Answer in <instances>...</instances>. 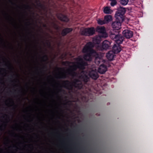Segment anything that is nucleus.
<instances>
[{"label":"nucleus","instance_id":"obj_1","mask_svg":"<svg viewBox=\"0 0 153 153\" xmlns=\"http://www.w3.org/2000/svg\"><path fill=\"white\" fill-rule=\"evenodd\" d=\"M94 47V44L91 42L85 44L82 49V52L85 53L83 58L85 61H91L92 59L95 57V63L98 65L102 61V59L98 53L93 49Z\"/></svg>","mask_w":153,"mask_h":153},{"label":"nucleus","instance_id":"obj_2","mask_svg":"<svg viewBox=\"0 0 153 153\" xmlns=\"http://www.w3.org/2000/svg\"><path fill=\"white\" fill-rule=\"evenodd\" d=\"M50 0H45L43 3H41L39 0V65H40V59L41 50L40 43V29H41V16L40 14L43 15L46 19L48 18V13H51V9L49 7L50 4Z\"/></svg>","mask_w":153,"mask_h":153},{"label":"nucleus","instance_id":"obj_3","mask_svg":"<svg viewBox=\"0 0 153 153\" xmlns=\"http://www.w3.org/2000/svg\"><path fill=\"white\" fill-rule=\"evenodd\" d=\"M126 11L125 8L120 7L118 9L115 15L116 20L113 22L111 25L113 30L119 31L121 28V23L124 20V15Z\"/></svg>","mask_w":153,"mask_h":153},{"label":"nucleus","instance_id":"obj_4","mask_svg":"<svg viewBox=\"0 0 153 153\" xmlns=\"http://www.w3.org/2000/svg\"><path fill=\"white\" fill-rule=\"evenodd\" d=\"M77 61V65L70 66V68L68 70V74L73 77L76 76L77 73L75 71L77 68L84 70L85 68V66L88 65L87 62L84 61L81 58H78Z\"/></svg>","mask_w":153,"mask_h":153},{"label":"nucleus","instance_id":"obj_5","mask_svg":"<svg viewBox=\"0 0 153 153\" xmlns=\"http://www.w3.org/2000/svg\"><path fill=\"white\" fill-rule=\"evenodd\" d=\"M62 84L64 88L69 90H72L73 86L79 89H81L82 87V82L78 79H75L72 84L68 80L63 81Z\"/></svg>","mask_w":153,"mask_h":153},{"label":"nucleus","instance_id":"obj_6","mask_svg":"<svg viewBox=\"0 0 153 153\" xmlns=\"http://www.w3.org/2000/svg\"><path fill=\"white\" fill-rule=\"evenodd\" d=\"M119 31L112 30L110 32V38L114 40L115 43H122L124 39V37L119 34Z\"/></svg>","mask_w":153,"mask_h":153},{"label":"nucleus","instance_id":"obj_7","mask_svg":"<svg viewBox=\"0 0 153 153\" xmlns=\"http://www.w3.org/2000/svg\"><path fill=\"white\" fill-rule=\"evenodd\" d=\"M44 39L43 44L44 46V50L46 51H48L47 48H50L51 47V44L50 41L48 39V38H51L50 35L45 31L43 32Z\"/></svg>","mask_w":153,"mask_h":153},{"label":"nucleus","instance_id":"obj_8","mask_svg":"<svg viewBox=\"0 0 153 153\" xmlns=\"http://www.w3.org/2000/svg\"><path fill=\"white\" fill-rule=\"evenodd\" d=\"M95 31V29L94 27H88L84 29L81 33L83 35L89 36L93 35Z\"/></svg>","mask_w":153,"mask_h":153},{"label":"nucleus","instance_id":"obj_9","mask_svg":"<svg viewBox=\"0 0 153 153\" xmlns=\"http://www.w3.org/2000/svg\"><path fill=\"white\" fill-rule=\"evenodd\" d=\"M111 42L107 40L103 41L102 43V45L100 46L101 50L102 51L104 50L111 49L112 48Z\"/></svg>","mask_w":153,"mask_h":153},{"label":"nucleus","instance_id":"obj_10","mask_svg":"<svg viewBox=\"0 0 153 153\" xmlns=\"http://www.w3.org/2000/svg\"><path fill=\"white\" fill-rule=\"evenodd\" d=\"M96 31L102 34L101 37L103 38H106L107 37L108 34L107 33L105 28L103 26L97 27L96 28Z\"/></svg>","mask_w":153,"mask_h":153},{"label":"nucleus","instance_id":"obj_11","mask_svg":"<svg viewBox=\"0 0 153 153\" xmlns=\"http://www.w3.org/2000/svg\"><path fill=\"white\" fill-rule=\"evenodd\" d=\"M121 43H114L113 46H112V51L114 53H117L121 51V49L120 44Z\"/></svg>","mask_w":153,"mask_h":153},{"label":"nucleus","instance_id":"obj_12","mask_svg":"<svg viewBox=\"0 0 153 153\" xmlns=\"http://www.w3.org/2000/svg\"><path fill=\"white\" fill-rule=\"evenodd\" d=\"M123 34L124 36L127 39L132 37L133 35V31L128 29H126L123 30Z\"/></svg>","mask_w":153,"mask_h":153},{"label":"nucleus","instance_id":"obj_13","mask_svg":"<svg viewBox=\"0 0 153 153\" xmlns=\"http://www.w3.org/2000/svg\"><path fill=\"white\" fill-rule=\"evenodd\" d=\"M57 17L59 20L65 22H68L69 20V19L67 16L62 13L57 14Z\"/></svg>","mask_w":153,"mask_h":153},{"label":"nucleus","instance_id":"obj_14","mask_svg":"<svg viewBox=\"0 0 153 153\" xmlns=\"http://www.w3.org/2000/svg\"><path fill=\"white\" fill-rule=\"evenodd\" d=\"M47 51L44 50L42 51V61L44 63H48L49 60L48 56L47 54Z\"/></svg>","mask_w":153,"mask_h":153},{"label":"nucleus","instance_id":"obj_15","mask_svg":"<svg viewBox=\"0 0 153 153\" xmlns=\"http://www.w3.org/2000/svg\"><path fill=\"white\" fill-rule=\"evenodd\" d=\"M107 67L104 64H102L98 68V71L101 74H104L107 71Z\"/></svg>","mask_w":153,"mask_h":153},{"label":"nucleus","instance_id":"obj_16","mask_svg":"<svg viewBox=\"0 0 153 153\" xmlns=\"http://www.w3.org/2000/svg\"><path fill=\"white\" fill-rule=\"evenodd\" d=\"M89 75L90 77L94 80L97 79L99 76L97 73L93 70L90 72Z\"/></svg>","mask_w":153,"mask_h":153},{"label":"nucleus","instance_id":"obj_17","mask_svg":"<svg viewBox=\"0 0 153 153\" xmlns=\"http://www.w3.org/2000/svg\"><path fill=\"white\" fill-rule=\"evenodd\" d=\"M73 30V29L71 28H65L63 29L61 32L62 36H65L67 34L71 32Z\"/></svg>","mask_w":153,"mask_h":153},{"label":"nucleus","instance_id":"obj_18","mask_svg":"<svg viewBox=\"0 0 153 153\" xmlns=\"http://www.w3.org/2000/svg\"><path fill=\"white\" fill-rule=\"evenodd\" d=\"M114 53L113 51H110L106 53V57L110 61L112 60L114 56Z\"/></svg>","mask_w":153,"mask_h":153},{"label":"nucleus","instance_id":"obj_19","mask_svg":"<svg viewBox=\"0 0 153 153\" xmlns=\"http://www.w3.org/2000/svg\"><path fill=\"white\" fill-rule=\"evenodd\" d=\"M104 20L106 23L111 21L112 20V17L111 15H106L104 17Z\"/></svg>","mask_w":153,"mask_h":153},{"label":"nucleus","instance_id":"obj_20","mask_svg":"<svg viewBox=\"0 0 153 153\" xmlns=\"http://www.w3.org/2000/svg\"><path fill=\"white\" fill-rule=\"evenodd\" d=\"M80 78L85 83L87 82L89 79V77L86 74L81 75Z\"/></svg>","mask_w":153,"mask_h":153},{"label":"nucleus","instance_id":"obj_21","mask_svg":"<svg viewBox=\"0 0 153 153\" xmlns=\"http://www.w3.org/2000/svg\"><path fill=\"white\" fill-rule=\"evenodd\" d=\"M103 12L105 13L106 14L111 13L110 9L108 7H106L104 8L103 10Z\"/></svg>","mask_w":153,"mask_h":153},{"label":"nucleus","instance_id":"obj_22","mask_svg":"<svg viewBox=\"0 0 153 153\" xmlns=\"http://www.w3.org/2000/svg\"><path fill=\"white\" fill-rule=\"evenodd\" d=\"M120 2L121 4L123 5H126L128 4V0H120Z\"/></svg>","mask_w":153,"mask_h":153},{"label":"nucleus","instance_id":"obj_23","mask_svg":"<svg viewBox=\"0 0 153 153\" xmlns=\"http://www.w3.org/2000/svg\"><path fill=\"white\" fill-rule=\"evenodd\" d=\"M97 22H98V23L99 25H103V24H104L106 23L104 19L103 20L102 19H99L97 21Z\"/></svg>","mask_w":153,"mask_h":153},{"label":"nucleus","instance_id":"obj_24","mask_svg":"<svg viewBox=\"0 0 153 153\" xmlns=\"http://www.w3.org/2000/svg\"><path fill=\"white\" fill-rule=\"evenodd\" d=\"M94 41L95 43L98 44L101 41L100 38V37H96L94 39Z\"/></svg>","mask_w":153,"mask_h":153},{"label":"nucleus","instance_id":"obj_25","mask_svg":"<svg viewBox=\"0 0 153 153\" xmlns=\"http://www.w3.org/2000/svg\"><path fill=\"white\" fill-rule=\"evenodd\" d=\"M48 63H45V64L43 65L42 69L44 72H45L48 69V66L47 65Z\"/></svg>","mask_w":153,"mask_h":153},{"label":"nucleus","instance_id":"obj_26","mask_svg":"<svg viewBox=\"0 0 153 153\" xmlns=\"http://www.w3.org/2000/svg\"><path fill=\"white\" fill-rule=\"evenodd\" d=\"M110 1H111L110 4L111 6H114L116 5L117 3V2L116 0H113Z\"/></svg>","mask_w":153,"mask_h":153},{"label":"nucleus","instance_id":"obj_27","mask_svg":"<svg viewBox=\"0 0 153 153\" xmlns=\"http://www.w3.org/2000/svg\"><path fill=\"white\" fill-rule=\"evenodd\" d=\"M67 77V75L65 74H62L58 78L59 79H65Z\"/></svg>","mask_w":153,"mask_h":153},{"label":"nucleus","instance_id":"obj_28","mask_svg":"<svg viewBox=\"0 0 153 153\" xmlns=\"http://www.w3.org/2000/svg\"><path fill=\"white\" fill-rule=\"evenodd\" d=\"M52 24L53 26L56 29L58 30L59 29V27L58 26V25L55 23L53 22Z\"/></svg>","mask_w":153,"mask_h":153},{"label":"nucleus","instance_id":"obj_29","mask_svg":"<svg viewBox=\"0 0 153 153\" xmlns=\"http://www.w3.org/2000/svg\"><path fill=\"white\" fill-rule=\"evenodd\" d=\"M43 27H44V28H45L47 30L48 29H49V28H48V25L47 24H44L43 25Z\"/></svg>","mask_w":153,"mask_h":153},{"label":"nucleus","instance_id":"obj_30","mask_svg":"<svg viewBox=\"0 0 153 153\" xmlns=\"http://www.w3.org/2000/svg\"><path fill=\"white\" fill-rule=\"evenodd\" d=\"M27 9L29 8L30 7V6L28 5H23Z\"/></svg>","mask_w":153,"mask_h":153},{"label":"nucleus","instance_id":"obj_31","mask_svg":"<svg viewBox=\"0 0 153 153\" xmlns=\"http://www.w3.org/2000/svg\"><path fill=\"white\" fill-rule=\"evenodd\" d=\"M59 91L60 92L64 93L65 92V91L62 89H60L59 90Z\"/></svg>","mask_w":153,"mask_h":153},{"label":"nucleus","instance_id":"obj_32","mask_svg":"<svg viewBox=\"0 0 153 153\" xmlns=\"http://www.w3.org/2000/svg\"><path fill=\"white\" fill-rule=\"evenodd\" d=\"M57 69L58 70H60L64 71V68H57Z\"/></svg>","mask_w":153,"mask_h":153},{"label":"nucleus","instance_id":"obj_33","mask_svg":"<svg viewBox=\"0 0 153 153\" xmlns=\"http://www.w3.org/2000/svg\"><path fill=\"white\" fill-rule=\"evenodd\" d=\"M0 40L2 42H4V40L1 37H0Z\"/></svg>","mask_w":153,"mask_h":153},{"label":"nucleus","instance_id":"obj_34","mask_svg":"<svg viewBox=\"0 0 153 153\" xmlns=\"http://www.w3.org/2000/svg\"><path fill=\"white\" fill-rule=\"evenodd\" d=\"M38 7V0H36V7L37 8Z\"/></svg>","mask_w":153,"mask_h":153},{"label":"nucleus","instance_id":"obj_35","mask_svg":"<svg viewBox=\"0 0 153 153\" xmlns=\"http://www.w3.org/2000/svg\"><path fill=\"white\" fill-rule=\"evenodd\" d=\"M10 3H11L12 4H15V5H16V4H15V3H13L12 2V1H11L10 0Z\"/></svg>","mask_w":153,"mask_h":153},{"label":"nucleus","instance_id":"obj_36","mask_svg":"<svg viewBox=\"0 0 153 153\" xmlns=\"http://www.w3.org/2000/svg\"><path fill=\"white\" fill-rule=\"evenodd\" d=\"M63 63H69V62H68V61H66L65 62H63Z\"/></svg>","mask_w":153,"mask_h":153},{"label":"nucleus","instance_id":"obj_37","mask_svg":"<svg viewBox=\"0 0 153 153\" xmlns=\"http://www.w3.org/2000/svg\"><path fill=\"white\" fill-rule=\"evenodd\" d=\"M4 115H5V116H6V117H7L8 116V115H7V114H5Z\"/></svg>","mask_w":153,"mask_h":153},{"label":"nucleus","instance_id":"obj_38","mask_svg":"<svg viewBox=\"0 0 153 153\" xmlns=\"http://www.w3.org/2000/svg\"><path fill=\"white\" fill-rule=\"evenodd\" d=\"M13 75H11V77H13Z\"/></svg>","mask_w":153,"mask_h":153},{"label":"nucleus","instance_id":"obj_39","mask_svg":"<svg viewBox=\"0 0 153 153\" xmlns=\"http://www.w3.org/2000/svg\"><path fill=\"white\" fill-rule=\"evenodd\" d=\"M29 23V22H27V23H26V25H27V23Z\"/></svg>","mask_w":153,"mask_h":153},{"label":"nucleus","instance_id":"obj_40","mask_svg":"<svg viewBox=\"0 0 153 153\" xmlns=\"http://www.w3.org/2000/svg\"><path fill=\"white\" fill-rule=\"evenodd\" d=\"M7 64H5V66H7Z\"/></svg>","mask_w":153,"mask_h":153},{"label":"nucleus","instance_id":"obj_41","mask_svg":"<svg viewBox=\"0 0 153 153\" xmlns=\"http://www.w3.org/2000/svg\"><path fill=\"white\" fill-rule=\"evenodd\" d=\"M51 75H50L49 76H48V77H51Z\"/></svg>","mask_w":153,"mask_h":153},{"label":"nucleus","instance_id":"obj_42","mask_svg":"<svg viewBox=\"0 0 153 153\" xmlns=\"http://www.w3.org/2000/svg\"><path fill=\"white\" fill-rule=\"evenodd\" d=\"M38 27V25H37V28Z\"/></svg>","mask_w":153,"mask_h":153},{"label":"nucleus","instance_id":"obj_43","mask_svg":"<svg viewBox=\"0 0 153 153\" xmlns=\"http://www.w3.org/2000/svg\"><path fill=\"white\" fill-rule=\"evenodd\" d=\"M67 103H66L65 104H65V105H67Z\"/></svg>","mask_w":153,"mask_h":153},{"label":"nucleus","instance_id":"obj_44","mask_svg":"<svg viewBox=\"0 0 153 153\" xmlns=\"http://www.w3.org/2000/svg\"><path fill=\"white\" fill-rule=\"evenodd\" d=\"M2 126H3V125H2V126H1V127H0V128H1V127H2Z\"/></svg>","mask_w":153,"mask_h":153},{"label":"nucleus","instance_id":"obj_45","mask_svg":"<svg viewBox=\"0 0 153 153\" xmlns=\"http://www.w3.org/2000/svg\"><path fill=\"white\" fill-rule=\"evenodd\" d=\"M17 7H19V6H18V5H17Z\"/></svg>","mask_w":153,"mask_h":153},{"label":"nucleus","instance_id":"obj_46","mask_svg":"<svg viewBox=\"0 0 153 153\" xmlns=\"http://www.w3.org/2000/svg\"><path fill=\"white\" fill-rule=\"evenodd\" d=\"M3 118H4V116H3Z\"/></svg>","mask_w":153,"mask_h":153},{"label":"nucleus","instance_id":"obj_47","mask_svg":"<svg viewBox=\"0 0 153 153\" xmlns=\"http://www.w3.org/2000/svg\"><path fill=\"white\" fill-rule=\"evenodd\" d=\"M14 147H16V146H14Z\"/></svg>","mask_w":153,"mask_h":153},{"label":"nucleus","instance_id":"obj_48","mask_svg":"<svg viewBox=\"0 0 153 153\" xmlns=\"http://www.w3.org/2000/svg\"><path fill=\"white\" fill-rule=\"evenodd\" d=\"M2 84H4V83H2Z\"/></svg>","mask_w":153,"mask_h":153},{"label":"nucleus","instance_id":"obj_49","mask_svg":"<svg viewBox=\"0 0 153 153\" xmlns=\"http://www.w3.org/2000/svg\"><path fill=\"white\" fill-rule=\"evenodd\" d=\"M11 81L12 82H13V81Z\"/></svg>","mask_w":153,"mask_h":153},{"label":"nucleus","instance_id":"obj_50","mask_svg":"<svg viewBox=\"0 0 153 153\" xmlns=\"http://www.w3.org/2000/svg\"><path fill=\"white\" fill-rule=\"evenodd\" d=\"M3 69L4 70H5V69Z\"/></svg>","mask_w":153,"mask_h":153}]
</instances>
